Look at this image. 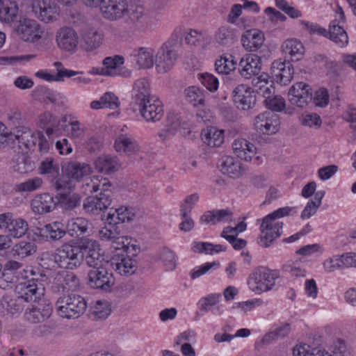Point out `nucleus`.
Returning a JSON list of instances; mask_svg holds the SVG:
<instances>
[{
    "label": "nucleus",
    "instance_id": "473e14b6",
    "mask_svg": "<svg viewBox=\"0 0 356 356\" xmlns=\"http://www.w3.org/2000/svg\"><path fill=\"white\" fill-rule=\"evenodd\" d=\"M79 280L74 273L63 271L54 277L53 287L57 292L75 291L79 288Z\"/></svg>",
    "mask_w": 356,
    "mask_h": 356
},
{
    "label": "nucleus",
    "instance_id": "7ed1b4c3",
    "mask_svg": "<svg viewBox=\"0 0 356 356\" xmlns=\"http://www.w3.org/2000/svg\"><path fill=\"white\" fill-rule=\"evenodd\" d=\"M14 22V32L24 42L36 44L41 47L50 44L51 33L36 19L23 16Z\"/></svg>",
    "mask_w": 356,
    "mask_h": 356
},
{
    "label": "nucleus",
    "instance_id": "052dcab7",
    "mask_svg": "<svg viewBox=\"0 0 356 356\" xmlns=\"http://www.w3.org/2000/svg\"><path fill=\"white\" fill-rule=\"evenodd\" d=\"M43 181L42 178L35 177L29 179L24 182L17 184L14 189L19 193H31L40 189L42 186Z\"/></svg>",
    "mask_w": 356,
    "mask_h": 356
},
{
    "label": "nucleus",
    "instance_id": "dca6fc26",
    "mask_svg": "<svg viewBox=\"0 0 356 356\" xmlns=\"http://www.w3.org/2000/svg\"><path fill=\"white\" fill-rule=\"evenodd\" d=\"M80 243L82 252L86 253V261L89 266L99 267L107 264L97 241L88 237H82L80 238Z\"/></svg>",
    "mask_w": 356,
    "mask_h": 356
},
{
    "label": "nucleus",
    "instance_id": "de8ad7c7",
    "mask_svg": "<svg viewBox=\"0 0 356 356\" xmlns=\"http://www.w3.org/2000/svg\"><path fill=\"white\" fill-rule=\"evenodd\" d=\"M124 58L120 55L106 57L102 64L105 70L106 76H117L122 75L120 67L124 63Z\"/></svg>",
    "mask_w": 356,
    "mask_h": 356
},
{
    "label": "nucleus",
    "instance_id": "0e129e2a",
    "mask_svg": "<svg viewBox=\"0 0 356 356\" xmlns=\"http://www.w3.org/2000/svg\"><path fill=\"white\" fill-rule=\"evenodd\" d=\"M185 95L188 101L195 106L204 104V91L198 87H188L185 90Z\"/></svg>",
    "mask_w": 356,
    "mask_h": 356
},
{
    "label": "nucleus",
    "instance_id": "9b49d317",
    "mask_svg": "<svg viewBox=\"0 0 356 356\" xmlns=\"http://www.w3.org/2000/svg\"><path fill=\"white\" fill-rule=\"evenodd\" d=\"M31 12L38 22L53 24L60 17L61 10L54 0H31Z\"/></svg>",
    "mask_w": 356,
    "mask_h": 356
},
{
    "label": "nucleus",
    "instance_id": "aec40b11",
    "mask_svg": "<svg viewBox=\"0 0 356 356\" xmlns=\"http://www.w3.org/2000/svg\"><path fill=\"white\" fill-rule=\"evenodd\" d=\"M289 101L300 108L306 107L312 99V91L309 85L304 82H297L289 90Z\"/></svg>",
    "mask_w": 356,
    "mask_h": 356
},
{
    "label": "nucleus",
    "instance_id": "f3484780",
    "mask_svg": "<svg viewBox=\"0 0 356 356\" xmlns=\"http://www.w3.org/2000/svg\"><path fill=\"white\" fill-rule=\"evenodd\" d=\"M140 115L147 122L160 120L164 113L162 102L156 96L149 97L143 101L136 104Z\"/></svg>",
    "mask_w": 356,
    "mask_h": 356
},
{
    "label": "nucleus",
    "instance_id": "4468645a",
    "mask_svg": "<svg viewBox=\"0 0 356 356\" xmlns=\"http://www.w3.org/2000/svg\"><path fill=\"white\" fill-rule=\"evenodd\" d=\"M190 133L189 124L183 120L179 114L169 113L167 115L164 127L158 133L163 140H168L177 134L186 135Z\"/></svg>",
    "mask_w": 356,
    "mask_h": 356
},
{
    "label": "nucleus",
    "instance_id": "13d9d810",
    "mask_svg": "<svg viewBox=\"0 0 356 356\" xmlns=\"http://www.w3.org/2000/svg\"><path fill=\"white\" fill-rule=\"evenodd\" d=\"M192 248L195 252L209 254H217L225 250V248L222 245L202 241L194 242Z\"/></svg>",
    "mask_w": 356,
    "mask_h": 356
},
{
    "label": "nucleus",
    "instance_id": "0eeeda50",
    "mask_svg": "<svg viewBox=\"0 0 356 356\" xmlns=\"http://www.w3.org/2000/svg\"><path fill=\"white\" fill-rule=\"evenodd\" d=\"M280 277V271L266 266L253 269L247 278L248 289L256 295L273 290Z\"/></svg>",
    "mask_w": 356,
    "mask_h": 356
},
{
    "label": "nucleus",
    "instance_id": "72a5a7b5",
    "mask_svg": "<svg viewBox=\"0 0 356 356\" xmlns=\"http://www.w3.org/2000/svg\"><path fill=\"white\" fill-rule=\"evenodd\" d=\"M264 41V33L257 29L245 31L241 38L242 46L248 51H257L263 46Z\"/></svg>",
    "mask_w": 356,
    "mask_h": 356
},
{
    "label": "nucleus",
    "instance_id": "1a4fd4ad",
    "mask_svg": "<svg viewBox=\"0 0 356 356\" xmlns=\"http://www.w3.org/2000/svg\"><path fill=\"white\" fill-rule=\"evenodd\" d=\"M87 308L85 298L77 294L60 296L55 304L57 314L67 319L77 318L84 314Z\"/></svg>",
    "mask_w": 356,
    "mask_h": 356
},
{
    "label": "nucleus",
    "instance_id": "f8f14e48",
    "mask_svg": "<svg viewBox=\"0 0 356 356\" xmlns=\"http://www.w3.org/2000/svg\"><path fill=\"white\" fill-rule=\"evenodd\" d=\"M234 154L240 160L260 165L264 156L252 141L243 137L235 138L232 143Z\"/></svg>",
    "mask_w": 356,
    "mask_h": 356
},
{
    "label": "nucleus",
    "instance_id": "ea45409f",
    "mask_svg": "<svg viewBox=\"0 0 356 356\" xmlns=\"http://www.w3.org/2000/svg\"><path fill=\"white\" fill-rule=\"evenodd\" d=\"M281 47L282 53L285 56L289 57L292 61L300 60L304 55V47L298 40H286L282 43Z\"/></svg>",
    "mask_w": 356,
    "mask_h": 356
},
{
    "label": "nucleus",
    "instance_id": "e2e57ef3",
    "mask_svg": "<svg viewBox=\"0 0 356 356\" xmlns=\"http://www.w3.org/2000/svg\"><path fill=\"white\" fill-rule=\"evenodd\" d=\"M220 263L218 261L206 262L200 266L194 267L189 273L192 280H195L200 277L209 273L211 270L219 268Z\"/></svg>",
    "mask_w": 356,
    "mask_h": 356
},
{
    "label": "nucleus",
    "instance_id": "6ab92c4d",
    "mask_svg": "<svg viewBox=\"0 0 356 356\" xmlns=\"http://www.w3.org/2000/svg\"><path fill=\"white\" fill-rule=\"evenodd\" d=\"M55 42L59 49L68 53H74L77 49L79 37L73 28L64 26L56 31Z\"/></svg>",
    "mask_w": 356,
    "mask_h": 356
},
{
    "label": "nucleus",
    "instance_id": "6e6d98bb",
    "mask_svg": "<svg viewBox=\"0 0 356 356\" xmlns=\"http://www.w3.org/2000/svg\"><path fill=\"white\" fill-rule=\"evenodd\" d=\"M116 270L122 275H129L136 273L137 262L130 257H123L115 263Z\"/></svg>",
    "mask_w": 356,
    "mask_h": 356
},
{
    "label": "nucleus",
    "instance_id": "423d86ee",
    "mask_svg": "<svg viewBox=\"0 0 356 356\" xmlns=\"http://www.w3.org/2000/svg\"><path fill=\"white\" fill-rule=\"evenodd\" d=\"M293 209L289 207L279 208L262 219L259 236L261 245L267 248L281 236L283 223L278 219L289 216Z\"/></svg>",
    "mask_w": 356,
    "mask_h": 356
},
{
    "label": "nucleus",
    "instance_id": "c756f323",
    "mask_svg": "<svg viewBox=\"0 0 356 356\" xmlns=\"http://www.w3.org/2000/svg\"><path fill=\"white\" fill-rule=\"evenodd\" d=\"M222 296L219 293H213L202 297L197 302L199 309L203 312H211L215 316H220L224 312L221 304Z\"/></svg>",
    "mask_w": 356,
    "mask_h": 356
},
{
    "label": "nucleus",
    "instance_id": "2f4dec72",
    "mask_svg": "<svg viewBox=\"0 0 356 356\" xmlns=\"http://www.w3.org/2000/svg\"><path fill=\"white\" fill-rule=\"evenodd\" d=\"M114 149L120 154L123 153L127 156H132L140 152V147L132 136L122 134L116 137L114 143Z\"/></svg>",
    "mask_w": 356,
    "mask_h": 356
},
{
    "label": "nucleus",
    "instance_id": "a878e982",
    "mask_svg": "<svg viewBox=\"0 0 356 356\" xmlns=\"http://www.w3.org/2000/svg\"><path fill=\"white\" fill-rule=\"evenodd\" d=\"M103 40L104 33L96 28H88L81 33V46L87 52L99 49L102 44Z\"/></svg>",
    "mask_w": 356,
    "mask_h": 356
},
{
    "label": "nucleus",
    "instance_id": "bf43d9fd",
    "mask_svg": "<svg viewBox=\"0 0 356 356\" xmlns=\"http://www.w3.org/2000/svg\"><path fill=\"white\" fill-rule=\"evenodd\" d=\"M269 79L268 74L262 73L254 80V86L257 88L259 94L263 97L274 92V87L270 83Z\"/></svg>",
    "mask_w": 356,
    "mask_h": 356
},
{
    "label": "nucleus",
    "instance_id": "5701e85b",
    "mask_svg": "<svg viewBox=\"0 0 356 356\" xmlns=\"http://www.w3.org/2000/svg\"><path fill=\"white\" fill-rule=\"evenodd\" d=\"M155 49L142 47L135 48L130 54L132 64L138 69H151L154 65Z\"/></svg>",
    "mask_w": 356,
    "mask_h": 356
},
{
    "label": "nucleus",
    "instance_id": "3c124183",
    "mask_svg": "<svg viewBox=\"0 0 356 356\" xmlns=\"http://www.w3.org/2000/svg\"><path fill=\"white\" fill-rule=\"evenodd\" d=\"M132 92L135 104L153 96L149 94V83L146 79L136 80L134 84Z\"/></svg>",
    "mask_w": 356,
    "mask_h": 356
},
{
    "label": "nucleus",
    "instance_id": "393cba45",
    "mask_svg": "<svg viewBox=\"0 0 356 356\" xmlns=\"http://www.w3.org/2000/svg\"><path fill=\"white\" fill-rule=\"evenodd\" d=\"M270 73L275 81L286 86L292 81L294 69L289 62L276 60L271 64Z\"/></svg>",
    "mask_w": 356,
    "mask_h": 356
},
{
    "label": "nucleus",
    "instance_id": "a18cd8bd",
    "mask_svg": "<svg viewBox=\"0 0 356 356\" xmlns=\"http://www.w3.org/2000/svg\"><path fill=\"white\" fill-rule=\"evenodd\" d=\"M52 313L51 307L44 305L40 307H32L27 309L24 314L25 318L32 323H42L48 319Z\"/></svg>",
    "mask_w": 356,
    "mask_h": 356
},
{
    "label": "nucleus",
    "instance_id": "a19ab883",
    "mask_svg": "<svg viewBox=\"0 0 356 356\" xmlns=\"http://www.w3.org/2000/svg\"><path fill=\"white\" fill-rule=\"evenodd\" d=\"M29 229V223L25 219L13 214L6 233L11 238L18 239L24 236Z\"/></svg>",
    "mask_w": 356,
    "mask_h": 356
},
{
    "label": "nucleus",
    "instance_id": "58836bf2",
    "mask_svg": "<svg viewBox=\"0 0 356 356\" xmlns=\"http://www.w3.org/2000/svg\"><path fill=\"white\" fill-rule=\"evenodd\" d=\"M57 191L58 193L55 197L56 205L58 204L65 209H72L79 204L81 202L79 194L73 193V191L68 189H61Z\"/></svg>",
    "mask_w": 356,
    "mask_h": 356
},
{
    "label": "nucleus",
    "instance_id": "f03ea898",
    "mask_svg": "<svg viewBox=\"0 0 356 356\" xmlns=\"http://www.w3.org/2000/svg\"><path fill=\"white\" fill-rule=\"evenodd\" d=\"M86 185L89 188L88 192L91 193L101 191L99 195L86 197L83 204V208L87 213L97 216L111 204L112 184L106 178L100 175H94Z\"/></svg>",
    "mask_w": 356,
    "mask_h": 356
},
{
    "label": "nucleus",
    "instance_id": "338daca9",
    "mask_svg": "<svg viewBox=\"0 0 356 356\" xmlns=\"http://www.w3.org/2000/svg\"><path fill=\"white\" fill-rule=\"evenodd\" d=\"M291 331V325L288 323L281 324L275 328L272 332L264 336L262 341L264 343H268L271 340L277 338H283L286 337Z\"/></svg>",
    "mask_w": 356,
    "mask_h": 356
},
{
    "label": "nucleus",
    "instance_id": "a211bd4d",
    "mask_svg": "<svg viewBox=\"0 0 356 356\" xmlns=\"http://www.w3.org/2000/svg\"><path fill=\"white\" fill-rule=\"evenodd\" d=\"M88 283L91 288L110 291L115 284V278L105 266L93 267L88 273Z\"/></svg>",
    "mask_w": 356,
    "mask_h": 356
},
{
    "label": "nucleus",
    "instance_id": "f704fd0d",
    "mask_svg": "<svg viewBox=\"0 0 356 356\" xmlns=\"http://www.w3.org/2000/svg\"><path fill=\"white\" fill-rule=\"evenodd\" d=\"M240 74L245 79L257 75L261 70V59L256 54H246L239 62Z\"/></svg>",
    "mask_w": 356,
    "mask_h": 356
},
{
    "label": "nucleus",
    "instance_id": "09e8293b",
    "mask_svg": "<svg viewBox=\"0 0 356 356\" xmlns=\"http://www.w3.org/2000/svg\"><path fill=\"white\" fill-rule=\"evenodd\" d=\"M236 38L234 29L225 25L219 27L214 34V40L221 46H228L233 43Z\"/></svg>",
    "mask_w": 356,
    "mask_h": 356
},
{
    "label": "nucleus",
    "instance_id": "4be33fe9",
    "mask_svg": "<svg viewBox=\"0 0 356 356\" xmlns=\"http://www.w3.org/2000/svg\"><path fill=\"white\" fill-rule=\"evenodd\" d=\"M31 211L35 215L43 216L56 208V201L52 194L42 193L35 195L30 201Z\"/></svg>",
    "mask_w": 356,
    "mask_h": 356
},
{
    "label": "nucleus",
    "instance_id": "69168bd1",
    "mask_svg": "<svg viewBox=\"0 0 356 356\" xmlns=\"http://www.w3.org/2000/svg\"><path fill=\"white\" fill-rule=\"evenodd\" d=\"M264 97L266 106L274 111H281L285 108V100L280 95L273 93L266 95Z\"/></svg>",
    "mask_w": 356,
    "mask_h": 356
},
{
    "label": "nucleus",
    "instance_id": "864d4df0",
    "mask_svg": "<svg viewBox=\"0 0 356 356\" xmlns=\"http://www.w3.org/2000/svg\"><path fill=\"white\" fill-rule=\"evenodd\" d=\"M91 311L95 318L105 319L112 312L111 303L107 300H97L91 307Z\"/></svg>",
    "mask_w": 356,
    "mask_h": 356
},
{
    "label": "nucleus",
    "instance_id": "603ef678",
    "mask_svg": "<svg viewBox=\"0 0 356 356\" xmlns=\"http://www.w3.org/2000/svg\"><path fill=\"white\" fill-rule=\"evenodd\" d=\"M36 250L37 247L33 242L22 241L13 247L12 252L14 256L24 259L33 254Z\"/></svg>",
    "mask_w": 356,
    "mask_h": 356
},
{
    "label": "nucleus",
    "instance_id": "c9c22d12",
    "mask_svg": "<svg viewBox=\"0 0 356 356\" xmlns=\"http://www.w3.org/2000/svg\"><path fill=\"white\" fill-rule=\"evenodd\" d=\"M19 7L14 0H0V22L12 24L17 19Z\"/></svg>",
    "mask_w": 356,
    "mask_h": 356
},
{
    "label": "nucleus",
    "instance_id": "ddd939ff",
    "mask_svg": "<svg viewBox=\"0 0 356 356\" xmlns=\"http://www.w3.org/2000/svg\"><path fill=\"white\" fill-rule=\"evenodd\" d=\"M177 58V54L171 41L163 43L155 51L154 65L159 74L168 72L173 67Z\"/></svg>",
    "mask_w": 356,
    "mask_h": 356
},
{
    "label": "nucleus",
    "instance_id": "20e7f679",
    "mask_svg": "<svg viewBox=\"0 0 356 356\" xmlns=\"http://www.w3.org/2000/svg\"><path fill=\"white\" fill-rule=\"evenodd\" d=\"M92 168L88 163L76 161H68L61 165L63 177H56L51 184L56 191L68 189L74 191L75 186L73 181H81L84 177L91 175Z\"/></svg>",
    "mask_w": 356,
    "mask_h": 356
},
{
    "label": "nucleus",
    "instance_id": "680f3d73",
    "mask_svg": "<svg viewBox=\"0 0 356 356\" xmlns=\"http://www.w3.org/2000/svg\"><path fill=\"white\" fill-rule=\"evenodd\" d=\"M159 260L167 270H173L177 265V257L175 252L166 248L159 252Z\"/></svg>",
    "mask_w": 356,
    "mask_h": 356
},
{
    "label": "nucleus",
    "instance_id": "b1692460",
    "mask_svg": "<svg viewBox=\"0 0 356 356\" xmlns=\"http://www.w3.org/2000/svg\"><path fill=\"white\" fill-rule=\"evenodd\" d=\"M22 264L15 260L7 261L2 266V273L0 277V288L6 289L11 284L21 281V273L19 274L18 270L22 268Z\"/></svg>",
    "mask_w": 356,
    "mask_h": 356
},
{
    "label": "nucleus",
    "instance_id": "9d476101",
    "mask_svg": "<svg viewBox=\"0 0 356 356\" xmlns=\"http://www.w3.org/2000/svg\"><path fill=\"white\" fill-rule=\"evenodd\" d=\"M299 24L309 33L328 38L339 47H344L348 43V37L346 31L335 21L331 22L329 31L316 24L305 20H300Z\"/></svg>",
    "mask_w": 356,
    "mask_h": 356
},
{
    "label": "nucleus",
    "instance_id": "bb28decb",
    "mask_svg": "<svg viewBox=\"0 0 356 356\" xmlns=\"http://www.w3.org/2000/svg\"><path fill=\"white\" fill-rule=\"evenodd\" d=\"M38 131H32L26 126H19L13 131V143H17L20 148L31 149L37 144Z\"/></svg>",
    "mask_w": 356,
    "mask_h": 356
},
{
    "label": "nucleus",
    "instance_id": "e433bc0d",
    "mask_svg": "<svg viewBox=\"0 0 356 356\" xmlns=\"http://www.w3.org/2000/svg\"><path fill=\"white\" fill-rule=\"evenodd\" d=\"M96 170L105 175H111L120 168V163L115 156L104 154L97 157L94 161Z\"/></svg>",
    "mask_w": 356,
    "mask_h": 356
},
{
    "label": "nucleus",
    "instance_id": "6e6552de",
    "mask_svg": "<svg viewBox=\"0 0 356 356\" xmlns=\"http://www.w3.org/2000/svg\"><path fill=\"white\" fill-rule=\"evenodd\" d=\"M54 259L62 268L74 270L79 268L83 261L80 238L62 245L56 250Z\"/></svg>",
    "mask_w": 356,
    "mask_h": 356
},
{
    "label": "nucleus",
    "instance_id": "39448f33",
    "mask_svg": "<svg viewBox=\"0 0 356 356\" xmlns=\"http://www.w3.org/2000/svg\"><path fill=\"white\" fill-rule=\"evenodd\" d=\"M47 277L41 273L24 269L21 273V281L16 286V291L23 300L36 301L44 293Z\"/></svg>",
    "mask_w": 356,
    "mask_h": 356
},
{
    "label": "nucleus",
    "instance_id": "c85d7f7f",
    "mask_svg": "<svg viewBox=\"0 0 356 356\" xmlns=\"http://www.w3.org/2000/svg\"><path fill=\"white\" fill-rule=\"evenodd\" d=\"M23 300L9 295L3 296L0 300V312L8 318L18 317L23 311Z\"/></svg>",
    "mask_w": 356,
    "mask_h": 356
},
{
    "label": "nucleus",
    "instance_id": "c03bdc74",
    "mask_svg": "<svg viewBox=\"0 0 356 356\" xmlns=\"http://www.w3.org/2000/svg\"><path fill=\"white\" fill-rule=\"evenodd\" d=\"M237 65L235 57L230 54L220 55L215 62L216 71L220 74L227 75L234 72Z\"/></svg>",
    "mask_w": 356,
    "mask_h": 356
},
{
    "label": "nucleus",
    "instance_id": "2eb2a0df",
    "mask_svg": "<svg viewBox=\"0 0 356 356\" xmlns=\"http://www.w3.org/2000/svg\"><path fill=\"white\" fill-rule=\"evenodd\" d=\"M252 127L255 131L262 135H273L280 128V121L277 114L270 111L261 113L252 120Z\"/></svg>",
    "mask_w": 356,
    "mask_h": 356
},
{
    "label": "nucleus",
    "instance_id": "5fc2aeb1",
    "mask_svg": "<svg viewBox=\"0 0 356 356\" xmlns=\"http://www.w3.org/2000/svg\"><path fill=\"white\" fill-rule=\"evenodd\" d=\"M298 122L304 127L318 129L321 127L322 120L316 113L304 112L298 117Z\"/></svg>",
    "mask_w": 356,
    "mask_h": 356
},
{
    "label": "nucleus",
    "instance_id": "49530a36",
    "mask_svg": "<svg viewBox=\"0 0 356 356\" xmlns=\"http://www.w3.org/2000/svg\"><path fill=\"white\" fill-rule=\"evenodd\" d=\"M186 44L204 48L210 42V36L205 31L191 29L185 35Z\"/></svg>",
    "mask_w": 356,
    "mask_h": 356
},
{
    "label": "nucleus",
    "instance_id": "cd10ccee",
    "mask_svg": "<svg viewBox=\"0 0 356 356\" xmlns=\"http://www.w3.org/2000/svg\"><path fill=\"white\" fill-rule=\"evenodd\" d=\"M135 218L136 212L133 208L120 206L115 209H110L105 221L109 225H116L120 223L131 222Z\"/></svg>",
    "mask_w": 356,
    "mask_h": 356
},
{
    "label": "nucleus",
    "instance_id": "7c9ffc66",
    "mask_svg": "<svg viewBox=\"0 0 356 356\" xmlns=\"http://www.w3.org/2000/svg\"><path fill=\"white\" fill-rule=\"evenodd\" d=\"M200 138L206 146L210 148H218L225 142V130L217 127L209 126L201 131Z\"/></svg>",
    "mask_w": 356,
    "mask_h": 356
},
{
    "label": "nucleus",
    "instance_id": "4d7b16f0",
    "mask_svg": "<svg viewBox=\"0 0 356 356\" xmlns=\"http://www.w3.org/2000/svg\"><path fill=\"white\" fill-rule=\"evenodd\" d=\"M323 195V192H317L315 194L313 200L307 202V205L301 213L300 217L302 219H308L316 213L318 207L321 204V200Z\"/></svg>",
    "mask_w": 356,
    "mask_h": 356
},
{
    "label": "nucleus",
    "instance_id": "4c0bfd02",
    "mask_svg": "<svg viewBox=\"0 0 356 356\" xmlns=\"http://www.w3.org/2000/svg\"><path fill=\"white\" fill-rule=\"evenodd\" d=\"M220 170L232 178H238L243 174L242 164L232 156H224L220 160Z\"/></svg>",
    "mask_w": 356,
    "mask_h": 356
},
{
    "label": "nucleus",
    "instance_id": "774afa93",
    "mask_svg": "<svg viewBox=\"0 0 356 356\" xmlns=\"http://www.w3.org/2000/svg\"><path fill=\"white\" fill-rule=\"evenodd\" d=\"M199 200L200 195L197 193L187 195L180 205V216H186L187 214H191Z\"/></svg>",
    "mask_w": 356,
    "mask_h": 356
},
{
    "label": "nucleus",
    "instance_id": "37998d69",
    "mask_svg": "<svg viewBox=\"0 0 356 356\" xmlns=\"http://www.w3.org/2000/svg\"><path fill=\"white\" fill-rule=\"evenodd\" d=\"M115 250H122L127 254L135 256L140 252V247L136 239L132 237L120 234L114 242H113V246Z\"/></svg>",
    "mask_w": 356,
    "mask_h": 356
},
{
    "label": "nucleus",
    "instance_id": "8fccbe9b",
    "mask_svg": "<svg viewBox=\"0 0 356 356\" xmlns=\"http://www.w3.org/2000/svg\"><path fill=\"white\" fill-rule=\"evenodd\" d=\"M89 225V221L84 218H72L67 222L65 227L66 232L71 236L83 234L87 232Z\"/></svg>",
    "mask_w": 356,
    "mask_h": 356
},
{
    "label": "nucleus",
    "instance_id": "79ce46f5",
    "mask_svg": "<svg viewBox=\"0 0 356 356\" xmlns=\"http://www.w3.org/2000/svg\"><path fill=\"white\" fill-rule=\"evenodd\" d=\"M42 236L47 240L58 241L61 239L66 234V229L61 222H52L47 224L40 230Z\"/></svg>",
    "mask_w": 356,
    "mask_h": 356
},
{
    "label": "nucleus",
    "instance_id": "412c9836",
    "mask_svg": "<svg viewBox=\"0 0 356 356\" xmlns=\"http://www.w3.org/2000/svg\"><path fill=\"white\" fill-rule=\"evenodd\" d=\"M232 97L236 106L243 111L251 109L256 102L253 89L245 84H240L234 88Z\"/></svg>",
    "mask_w": 356,
    "mask_h": 356
},
{
    "label": "nucleus",
    "instance_id": "f257e3e1",
    "mask_svg": "<svg viewBox=\"0 0 356 356\" xmlns=\"http://www.w3.org/2000/svg\"><path fill=\"white\" fill-rule=\"evenodd\" d=\"M99 12L108 22L127 19L128 22L139 28H145L147 15L143 5L131 7L128 0H103Z\"/></svg>",
    "mask_w": 356,
    "mask_h": 356
}]
</instances>
